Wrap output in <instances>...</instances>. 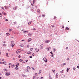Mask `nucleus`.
Segmentation results:
<instances>
[{"mask_svg": "<svg viewBox=\"0 0 79 79\" xmlns=\"http://www.w3.org/2000/svg\"><path fill=\"white\" fill-rule=\"evenodd\" d=\"M32 23V21H30V22H29L28 24L29 25Z\"/></svg>", "mask_w": 79, "mask_h": 79, "instance_id": "obj_26", "label": "nucleus"}, {"mask_svg": "<svg viewBox=\"0 0 79 79\" xmlns=\"http://www.w3.org/2000/svg\"><path fill=\"white\" fill-rule=\"evenodd\" d=\"M12 68H13L14 67H15V65H14V64H13L12 65Z\"/></svg>", "mask_w": 79, "mask_h": 79, "instance_id": "obj_35", "label": "nucleus"}, {"mask_svg": "<svg viewBox=\"0 0 79 79\" xmlns=\"http://www.w3.org/2000/svg\"><path fill=\"white\" fill-rule=\"evenodd\" d=\"M6 73L5 74L6 76H9V75H10V72H9L8 73L7 72H6Z\"/></svg>", "mask_w": 79, "mask_h": 79, "instance_id": "obj_1", "label": "nucleus"}, {"mask_svg": "<svg viewBox=\"0 0 79 79\" xmlns=\"http://www.w3.org/2000/svg\"><path fill=\"white\" fill-rule=\"evenodd\" d=\"M9 65H11V63H10L9 64Z\"/></svg>", "mask_w": 79, "mask_h": 79, "instance_id": "obj_58", "label": "nucleus"}, {"mask_svg": "<svg viewBox=\"0 0 79 79\" xmlns=\"http://www.w3.org/2000/svg\"><path fill=\"white\" fill-rule=\"evenodd\" d=\"M33 77V79H35V76H34Z\"/></svg>", "mask_w": 79, "mask_h": 79, "instance_id": "obj_42", "label": "nucleus"}, {"mask_svg": "<svg viewBox=\"0 0 79 79\" xmlns=\"http://www.w3.org/2000/svg\"><path fill=\"white\" fill-rule=\"evenodd\" d=\"M31 5L32 6H34V5L32 4H31Z\"/></svg>", "mask_w": 79, "mask_h": 79, "instance_id": "obj_51", "label": "nucleus"}, {"mask_svg": "<svg viewBox=\"0 0 79 79\" xmlns=\"http://www.w3.org/2000/svg\"><path fill=\"white\" fill-rule=\"evenodd\" d=\"M56 78H58V74H57L56 75Z\"/></svg>", "mask_w": 79, "mask_h": 79, "instance_id": "obj_13", "label": "nucleus"}, {"mask_svg": "<svg viewBox=\"0 0 79 79\" xmlns=\"http://www.w3.org/2000/svg\"><path fill=\"white\" fill-rule=\"evenodd\" d=\"M61 67H63L64 66V65L63 64H61Z\"/></svg>", "mask_w": 79, "mask_h": 79, "instance_id": "obj_39", "label": "nucleus"}, {"mask_svg": "<svg viewBox=\"0 0 79 79\" xmlns=\"http://www.w3.org/2000/svg\"><path fill=\"white\" fill-rule=\"evenodd\" d=\"M14 24H16V22H14Z\"/></svg>", "mask_w": 79, "mask_h": 79, "instance_id": "obj_64", "label": "nucleus"}, {"mask_svg": "<svg viewBox=\"0 0 79 79\" xmlns=\"http://www.w3.org/2000/svg\"><path fill=\"white\" fill-rule=\"evenodd\" d=\"M20 47H23L24 46V45L23 44H21L20 45Z\"/></svg>", "mask_w": 79, "mask_h": 79, "instance_id": "obj_32", "label": "nucleus"}, {"mask_svg": "<svg viewBox=\"0 0 79 79\" xmlns=\"http://www.w3.org/2000/svg\"><path fill=\"white\" fill-rule=\"evenodd\" d=\"M2 61H4V59H2Z\"/></svg>", "mask_w": 79, "mask_h": 79, "instance_id": "obj_57", "label": "nucleus"}, {"mask_svg": "<svg viewBox=\"0 0 79 79\" xmlns=\"http://www.w3.org/2000/svg\"><path fill=\"white\" fill-rule=\"evenodd\" d=\"M9 31H10H10H11L12 30L11 29H10L9 30Z\"/></svg>", "mask_w": 79, "mask_h": 79, "instance_id": "obj_62", "label": "nucleus"}, {"mask_svg": "<svg viewBox=\"0 0 79 79\" xmlns=\"http://www.w3.org/2000/svg\"><path fill=\"white\" fill-rule=\"evenodd\" d=\"M6 21H8V19H6L5 20Z\"/></svg>", "mask_w": 79, "mask_h": 79, "instance_id": "obj_54", "label": "nucleus"}, {"mask_svg": "<svg viewBox=\"0 0 79 79\" xmlns=\"http://www.w3.org/2000/svg\"><path fill=\"white\" fill-rule=\"evenodd\" d=\"M17 8H18V6H16L15 7V8H13V10H16Z\"/></svg>", "mask_w": 79, "mask_h": 79, "instance_id": "obj_6", "label": "nucleus"}, {"mask_svg": "<svg viewBox=\"0 0 79 79\" xmlns=\"http://www.w3.org/2000/svg\"><path fill=\"white\" fill-rule=\"evenodd\" d=\"M49 79H52V76H49Z\"/></svg>", "mask_w": 79, "mask_h": 79, "instance_id": "obj_20", "label": "nucleus"}, {"mask_svg": "<svg viewBox=\"0 0 79 79\" xmlns=\"http://www.w3.org/2000/svg\"><path fill=\"white\" fill-rule=\"evenodd\" d=\"M29 58H32V56H29Z\"/></svg>", "mask_w": 79, "mask_h": 79, "instance_id": "obj_48", "label": "nucleus"}, {"mask_svg": "<svg viewBox=\"0 0 79 79\" xmlns=\"http://www.w3.org/2000/svg\"><path fill=\"white\" fill-rule=\"evenodd\" d=\"M25 61L26 62H27V61H28V60H25Z\"/></svg>", "mask_w": 79, "mask_h": 79, "instance_id": "obj_53", "label": "nucleus"}, {"mask_svg": "<svg viewBox=\"0 0 79 79\" xmlns=\"http://www.w3.org/2000/svg\"><path fill=\"white\" fill-rule=\"evenodd\" d=\"M4 7L6 10H7V9H8V8L6 6H4Z\"/></svg>", "mask_w": 79, "mask_h": 79, "instance_id": "obj_17", "label": "nucleus"}, {"mask_svg": "<svg viewBox=\"0 0 79 79\" xmlns=\"http://www.w3.org/2000/svg\"><path fill=\"white\" fill-rule=\"evenodd\" d=\"M18 58H21V55H19V56H18Z\"/></svg>", "mask_w": 79, "mask_h": 79, "instance_id": "obj_28", "label": "nucleus"}, {"mask_svg": "<svg viewBox=\"0 0 79 79\" xmlns=\"http://www.w3.org/2000/svg\"><path fill=\"white\" fill-rule=\"evenodd\" d=\"M39 49H37L36 50V52H39Z\"/></svg>", "mask_w": 79, "mask_h": 79, "instance_id": "obj_27", "label": "nucleus"}, {"mask_svg": "<svg viewBox=\"0 0 79 79\" xmlns=\"http://www.w3.org/2000/svg\"><path fill=\"white\" fill-rule=\"evenodd\" d=\"M6 35L8 36V35H10V33H7L6 34Z\"/></svg>", "mask_w": 79, "mask_h": 79, "instance_id": "obj_15", "label": "nucleus"}, {"mask_svg": "<svg viewBox=\"0 0 79 79\" xmlns=\"http://www.w3.org/2000/svg\"><path fill=\"white\" fill-rule=\"evenodd\" d=\"M53 51H54V52H55V51H56V49H55V48H54L53 49Z\"/></svg>", "mask_w": 79, "mask_h": 79, "instance_id": "obj_31", "label": "nucleus"}, {"mask_svg": "<svg viewBox=\"0 0 79 79\" xmlns=\"http://www.w3.org/2000/svg\"><path fill=\"white\" fill-rule=\"evenodd\" d=\"M37 12L38 13H40V9H38L37 10Z\"/></svg>", "mask_w": 79, "mask_h": 79, "instance_id": "obj_18", "label": "nucleus"}, {"mask_svg": "<svg viewBox=\"0 0 79 79\" xmlns=\"http://www.w3.org/2000/svg\"><path fill=\"white\" fill-rule=\"evenodd\" d=\"M36 49H37V48H35V50H36Z\"/></svg>", "mask_w": 79, "mask_h": 79, "instance_id": "obj_63", "label": "nucleus"}, {"mask_svg": "<svg viewBox=\"0 0 79 79\" xmlns=\"http://www.w3.org/2000/svg\"><path fill=\"white\" fill-rule=\"evenodd\" d=\"M4 71H8V70H7L6 69H4Z\"/></svg>", "mask_w": 79, "mask_h": 79, "instance_id": "obj_44", "label": "nucleus"}, {"mask_svg": "<svg viewBox=\"0 0 79 79\" xmlns=\"http://www.w3.org/2000/svg\"><path fill=\"white\" fill-rule=\"evenodd\" d=\"M2 45L3 46H4V47H6V44H3Z\"/></svg>", "mask_w": 79, "mask_h": 79, "instance_id": "obj_30", "label": "nucleus"}, {"mask_svg": "<svg viewBox=\"0 0 79 79\" xmlns=\"http://www.w3.org/2000/svg\"><path fill=\"white\" fill-rule=\"evenodd\" d=\"M27 69H31V68L29 66L27 67Z\"/></svg>", "mask_w": 79, "mask_h": 79, "instance_id": "obj_25", "label": "nucleus"}, {"mask_svg": "<svg viewBox=\"0 0 79 79\" xmlns=\"http://www.w3.org/2000/svg\"><path fill=\"white\" fill-rule=\"evenodd\" d=\"M69 69H70V68H67L68 70H69Z\"/></svg>", "mask_w": 79, "mask_h": 79, "instance_id": "obj_49", "label": "nucleus"}, {"mask_svg": "<svg viewBox=\"0 0 79 79\" xmlns=\"http://www.w3.org/2000/svg\"><path fill=\"white\" fill-rule=\"evenodd\" d=\"M34 55H35L34 53H33L32 54V55L33 56H34Z\"/></svg>", "mask_w": 79, "mask_h": 79, "instance_id": "obj_40", "label": "nucleus"}, {"mask_svg": "<svg viewBox=\"0 0 79 79\" xmlns=\"http://www.w3.org/2000/svg\"><path fill=\"white\" fill-rule=\"evenodd\" d=\"M16 64H17V65H19V63H16Z\"/></svg>", "mask_w": 79, "mask_h": 79, "instance_id": "obj_55", "label": "nucleus"}, {"mask_svg": "<svg viewBox=\"0 0 79 79\" xmlns=\"http://www.w3.org/2000/svg\"><path fill=\"white\" fill-rule=\"evenodd\" d=\"M13 42H14V41H12V42H11V45H12V44H13Z\"/></svg>", "mask_w": 79, "mask_h": 79, "instance_id": "obj_43", "label": "nucleus"}, {"mask_svg": "<svg viewBox=\"0 0 79 79\" xmlns=\"http://www.w3.org/2000/svg\"><path fill=\"white\" fill-rule=\"evenodd\" d=\"M33 50V48H32L30 49L31 51H32Z\"/></svg>", "mask_w": 79, "mask_h": 79, "instance_id": "obj_46", "label": "nucleus"}, {"mask_svg": "<svg viewBox=\"0 0 79 79\" xmlns=\"http://www.w3.org/2000/svg\"><path fill=\"white\" fill-rule=\"evenodd\" d=\"M15 44H11V47H14V46H15Z\"/></svg>", "mask_w": 79, "mask_h": 79, "instance_id": "obj_10", "label": "nucleus"}, {"mask_svg": "<svg viewBox=\"0 0 79 79\" xmlns=\"http://www.w3.org/2000/svg\"><path fill=\"white\" fill-rule=\"evenodd\" d=\"M42 16H43V17H45V15H42Z\"/></svg>", "mask_w": 79, "mask_h": 79, "instance_id": "obj_37", "label": "nucleus"}, {"mask_svg": "<svg viewBox=\"0 0 79 79\" xmlns=\"http://www.w3.org/2000/svg\"><path fill=\"white\" fill-rule=\"evenodd\" d=\"M49 42H50L49 40H47L45 41V43H48Z\"/></svg>", "mask_w": 79, "mask_h": 79, "instance_id": "obj_5", "label": "nucleus"}, {"mask_svg": "<svg viewBox=\"0 0 79 79\" xmlns=\"http://www.w3.org/2000/svg\"><path fill=\"white\" fill-rule=\"evenodd\" d=\"M56 16H55L54 17V19H56Z\"/></svg>", "mask_w": 79, "mask_h": 79, "instance_id": "obj_50", "label": "nucleus"}, {"mask_svg": "<svg viewBox=\"0 0 79 79\" xmlns=\"http://www.w3.org/2000/svg\"><path fill=\"white\" fill-rule=\"evenodd\" d=\"M2 14H3V15H6V14L4 13L3 11H2Z\"/></svg>", "mask_w": 79, "mask_h": 79, "instance_id": "obj_11", "label": "nucleus"}, {"mask_svg": "<svg viewBox=\"0 0 79 79\" xmlns=\"http://www.w3.org/2000/svg\"><path fill=\"white\" fill-rule=\"evenodd\" d=\"M1 8L2 9V10H5V9H4V7H1Z\"/></svg>", "mask_w": 79, "mask_h": 79, "instance_id": "obj_29", "label": "nucleus"}, {"mask_svg": "<svg viewBox=\"0 0 79 79\" xmlns=\"http://www.w3.org/2000/svg\"><path fill=\"white\" fill-rule=\"evenodd\" d=\"M3 43H4V44H5V43H6V42H5V41H4V42H3Z\"/></svg>", "mask_w": 79, "mask_h": 79, "instance_id": "obj_61", "label": "nucleus"}, {"mask_svg": "<svg viewBox=\"0 0 79 79\" xmlns=\"http://www.w3.org/2000/svg\"><path fill=\"white\" fill-rule=\"evenodd\" d=\"M6 56L7 57H9V56H8V53H7L6 54Z\"/></svg>", "mask_w": 79, "mask_h": 79, "instance_id": "obj_16", "label": "nucleus"}, {"mask_svg": "<svg viewBox=\"0 0 79 79\" xmlns=\"http://www.w3.org/2000/svg\"><path fill=\"white\" fill-rule=\"evenodd\" d=\"M32 40V39H31V38H29L28 41V42H29L31 41Z\"/></svg>", "mask_w": 79, "mask_h": 79, "instance_id": "obj_8", "label": "nucleus"}, {"mask_svg": "<svg viewBox=\"0 0 79 79\" xmlns=\"http://www.w3.org/2000/svg\"><path fill=\"white\" fill-rule=\"evenodd\" d=\"M50 50V48H47V50L48 51Z\"/></svg>", "mask_w": 79, "mask_h": 79, "instance_id": "obj_23", "label": "nucleus"}, {"mask_svg": "<svg viewBox=\"0 0 79 79\" xmlns=\"http://www.w3.org/2000/svg\"><path fill=\"white\" fill-rule=\"evenodd\" d=\"M50 53L51 54V56H52V57H53V52H50Z\"/></svg>", "mask_w": 79, "mask_h": 79, "instance_id": "obj_7", "label": "nucleus"}, {"mask_svg": "<svg viewBox=\"0 0 79 79\" xmlns=\"http://www.w3.org/2000/svg\"><path fill=\"white\" fill-rule=\"evenodd\" d=\"M26 72H29V70L28 69H26Z\"/></svg>", "mask_w": 79, "mask_h": 79, "instance_id": "obj_21", "label": "nucleus"}, {"mask_svg": "<svg viewBox=\"0 0 79 79\" xmlns=\"http://www.w3.org/2000/svg\"><path fill=\"white\" fill-rule=\"evenodd\" d=\"M67 60H69V58H68Z\"/></svg>", "mask_w": 79, "mask_h": 79, "instance_id": "obj_60", "label": "nucleus"}, {"mask_svg": "<svg viewBox=\"0 0 79 79\" xmlns=\"http://www.w3.org/2000/svg\"><path fill=\"white\" fill-rule=\"evenodd\" d=\"M44 48V45L41 44L40 46V49H42Z\"/></svg>", "mask_w": 79, "mask_h": 79, "instance_id": "obj_4", "label": "nucleus"}, {"mask_svg": "<svg viewBox=\"0 0 79 79\" xmlns=\"http://www.w3.org/2000/svg\"><path fill=\"white\" fill-rule=\"evenodd\" d=\"M5 63H6V61L2 62H0V64H5Z\"/></svg>", "mask_w": 79, "mask_h": 79, "instance_id": "obj_3", "label": "nucleus"}, {"mask_svg": "<svg viewBox=\"0 0 79 79\" xmlns=\"http://www.w3.org/2000/svg\"><path fill=\"white\" fill-rule=\"evenodd\" d=\"M23 33H27V32H28V31H23Z\"/></svg>", "mask_w": 79, "mask_h": 79, "instance_id": "obj_9", "label": "nucleus"}, {"mask_svg": "<svg viewBox=\"0 0 79 79\" xmlns=\"http://www.w3.org/2000/svg\"><path fill=\"white\" fill-rule=\"evenodd\" d=\"M16 53H20V51H16Z\"/></svg>", "mask_w": 79, "mask_h": 79, "instance_id": "obj_19", "label": "nucleus"}, {"mask_svg": "<svg viewBox=\"0 0 79 79\" xmlns=\"http://www.w3.org/2000/svg\"><path fill=\"white\" fill-rule=\"evenodd\" d=\"M76 70V68H73V70Z\"/></svg>", "mask_w": 79, "mask_h": 79, "instance_id": "obj_56", "label": "nucleus"}, {"mask_svg": "<svg viewBox=\"0 0 79 79\" xmlns=\"http://www.w3.org/2000/svg\"><path fill=\"white\" fill-rule=\"evenodd\" d=\"M43 60L45 63H47V59L46 58H43Z\"/></svg>", "mask_w": 79, "mask_h": 79, "instance_id": "obj_2", "label": "nucleus"}, {"mask_svg": "<svg viewBox=\"0 0 79 79\" xmlns=\"http://www.w3.org/2000/svg\"><path fill=\"white\" fill-rule=\"evenodd\" d=\"M19 61L21 62V61H23V60H21V59H20L19 60Z\"/></svg>", "mask_w": 79, "mask_h": 79, "instance_id": "obj_36", "label": "nucleus"}, {"mask_svg": "<svg viewBox=\"0 0 79 79\" xmlns=\"http://www.w3.org/2000/svg\"><path fill=\"white\" fill-rule=\"evenodd\" d=\"M15 69H16V70H18V69H19V68H17V67H15Z\"/></svg>", "mask_w": 79, "mask_h": 79, "instance_id": "obj_24", "label": "nucleus"}, {"mask_svg": "<svg viewBox=\"0 0 79 79\" xmlns=\"http://www.w3.org/2000/svg\"><path fill=\"white\" fill-rule=\"evenodd\" d=\"M41 72H42V71L41 70H39V74H40V73H41Z\"/></svg>", "mask_w": 79, "mask_h": 79, "instance_id": "obj_22", "label": "nucleus"}, {"mask_svg": "<svg viewBox=\"0 0 79 79\" xmlns=\"http://www.w3.org/2000/svg\"><path fill=\"white\" fill-rule=\"evenodd\" d=\"M35 0H33V3H35Z\"/></svg>", "mask_w": 79, "mask_h": 79, "instance_id": "obj_41", "label": "nucleus"}, {"mask_svg": "<svg viewBox=\"0 0 79 79\" xmlns=\"http://www.w3.org/2000/svg\"><path fill=\"white\" fill-rule=\"evenodd\" d=\"M27 48H29V45H27Z\"/></svg>", "mask_w": 79, "mask_h": 79, "instance_id": "obj_47", "label": "nucleus"}, {"mask_svg": "<svg viewBox=\"0 0 79 79\" xmlns=\"http://www.w3.org/2000/svg\"><path fill=\"white\" fill-rule=\"evenodd\" d=\"M52 71H53V73H55V70H52Z\"/></svg>", "mask_w": 79, "mask_h": 79, "instance_id": "obj_34", "label": "nucleus"}, {"mask_svg": "<svg viewBox=\"0 0 79 79\" xmlns=\"http://www.w3.org/2000/svg\"><path fill=\"white\" fill-rule=\"evenodd\" d=\"M27 54L28 55L31 54V52H27Z\"/></svg>", "mask_w": 79, "mask_h": 79, "instance_id": "obj_12", "label": "nucleus"}, {"mask_svg": "<svg viewBox=\"0 0 79 79\" xmlns=\"http://www.w3.org/2000/svg\"><path fill=\"white\" fill-rule=\"evenodd\" d=\"M66 29L67 30H69V28L68 27H66Z\"/></svg>", "mask_w": 79, "mask_h": 79, "instance_id": "obj_38", "label": "nucleus"}, {"mask_svg": "<svg viewBox=\"0 0 79 79\" xmlns=\"http://www.w3.org/2000/svg\"><path fill=\"white\" fill-rule=\"evenodd\" d=\"M0 15H1V16L2 15V14L1 13H0Z\"/></svg>", "mask_w": 79, "mask_h": 79, "instance_id": "obj_59", "label": "nucleus"}, {"mask_svg": "<svg viewBox=\"0 0 79 79\" xmlns=\"http://www.w3.org/2000/svg\"><path fill=\"white\" fill-rule=\"evenodd\" d=\"M62 28H64V26H62Z\"/></svg>", "mask_w": 79, "mask_h": 79, "instance_id": "obj_33", "label": "nucleus"}, {"mask_svg": "<svg viewBox=\"0 0 79 79\" xmlns=\"http://www.w3.org/2000/svg\"><path fill=\"white\" fill-rule=\"evenodd\" d=\"M31 35H32V34H31V33H29L28 34V36H29L30 37L31 36Z\"/></svg>", "mask_w": 79, "mask_h": 79, "instance_id": "obj_14", "label": "nucleus"}, {"mask_svg": "<svg viewBox=\"0 0 79 79\" xmlns=\"http://www.w3.org/2000/svg\"><path fill=\"white\" fill-rule=\"evenodd\" d=\"M32 69H33V70H35V69H34V68H32Z\"/></svg>", "mask_w": 79, "mask_h": 79, "instance_id": "obj_52", "label": "nucleus"}, {"mask_svg": "<svg viewBox=\"0 0 79 79\" xmlns=\"http://www.w3.org/2000/svg\"><path fill=\"white\" fill-rule=\"evenodd\" d=\"M35 76H37V73H35Z\"/></svg>", "mask_w": 79, "mask_h": 79, "instance_id": "obj_45", "label": "nucleus"}]
</instances>
